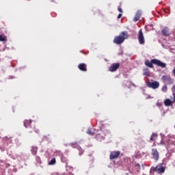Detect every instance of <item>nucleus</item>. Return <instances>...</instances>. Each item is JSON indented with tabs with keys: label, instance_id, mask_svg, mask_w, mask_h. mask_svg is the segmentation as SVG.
<instances>
[{
	"label": "nucleus",
	"instance_id": "14",
	"mask_svg": "<svg viewBox=\"0 0 175 175\" xmlns=\"http://www.w3.org/2000/svg\"><path fill=\"white\" fill-rule=\"evenodd\" d=\"M31 122H32L31 120H25L24 121V126H25V128H29V126H31Z\"/></svg>",
	"mask_w": 175,
	"mask_h": 175
},
{
	"label": "nucleus",
	"instance_id": "6",
	"mask_svg": "<svg viewBox=\"0 0 175 175\" xmlns=\"http://www.w3.org/2000/svg\"><path fill=\"white\" fill-rule=\"evenodd\" d=\"M152 155L154 161H158V159H159V152H158L157 148L152 149Z\"/></svg>",
	"mask_w": 175,
	"mask_h": 175
},
{
	"label": "nucleus",
	"instance_id": "17",
	"mask_svg": "<svg viewBox=\"0 0 175 175\" xmlns=\"http://www.w3.org/2000/svg\"><path fill=\"white\" fill-rule=\"evenodd\" d=\"M7 40L6 36L0 34V42H6Z\"/></svg>",
	"mask_w": 175,
	"mask_h": 175
},
{
	"label": "nucleus",
	"instance_id": "2",
	"mask_svg": "<svg viewBox=\"0 0 175 175\" xmlns=\"http://www.w3.org/2000/svg\"><path fill=\"white\" fill-rule=\"evenodd\" d=\"M147 87H148V88H152V90H157V88H159V82L157 81L153 82H148Z\"/></svg>",
	"mask_w": 175,
	"mask_h": 175
},
{
	"label": "nucleus",
	"instance_id": "7",
	"mask_svg": "<svg viewBox=\"0 0 175 175\" xmlns=\"http://www.w3.org/2000/svg\"><path fill=\"white\" fill-rule=\"evenodd\" d=\"M120 157V151H113L111 152L110 159H116Z\"/></svg>",
	"mask_w": 175,
	"mask_h": 175
},
{
	"label": "nucleus",
	"instance_id": "23",
	"mask_svg": "<svg viewBox=\"0 0 175 175\" xmlns=\"http://www.w3.org/2000/svg\"><path fill=\"white\" fill-rule=\"evenodd\" d=\"M36 162H38V163H39L40 165V163H42V160H40V158L38 156H37V157H36Z\"/></svg>",
	"mask_w": 175,
	"mask_h": 175
},
{
	"label": "nucleus",
	"instance_id": "25",
	"mask_svg": "<svg viewBox=\"0 0 175 175\" xmlns=\"http://www.w3.org/2000/svg\"><path fill=\"white\" fill-rule=\"evenodd\" d=\"M31 128H32V129L34 131V132H36V133H39V129H36V126H31Z\"/></svg>",
	"mask_w": 175,
	"mask_h": 175
},
{
	"label": "nucleus",
	"instance_id": "18",
	"mask_svg": "<svg viewBox=\"0 0 175 175\" xmlns=\"http://www.w3.org/2000/svg\"><path fill=\"white\" fill-rule=\"evenodd\" d=\"M143 72L144 76H150V70L148 68H144Z\"/></svg>",
	"mask_w": 175,
	"mask_h": 175
},
{
	"label": "nucleus",
	"instance_id": "20",
	"mask_svg": "<svg viewBox=\"0 0 175 175\" xmlns=\"http://www.w3.org/2000/svg\"><path fill=\"white\" fill-rule=\"evenodd\" d=\"M57 163V161L55 160V158H53L49 162V165H55Z\"/></svg>",
	"mask_w": 175,
	"mask_h": 175
},
{
	"label": "nucleus",
	"instance_id": "5",
	"mask_svg": "<svg viewBox=\"0 0 175 175\" xmlns=\"http://www.w3.org/2000/svg\"><path fill=\"white\" fill-rule=\"evenodd\" d=\"M163 83H167V84H173V79L169 75H163L161 77Z\"/></svg>",
	"mask_w": 175,
	"mask_h": 175
},
{
	"label": "nucleus",
	"instance_id": "8",
	"mask_svg": "<svg viewBox=\"0 0 175 175\" xmlns=\"http://www.w3.org/2000/svg\"><path fill=\"white\" fill-rule=\"evenodd\" d=\"M154 170L156 172H159V173H165V167L162 166V164H159V165H157Z\"/></svg>",
	"mask_w": 175,
	"mask_h": 175
},
{
	"label": "nucleus",
	"instance_id": "19",
	"mask_svg": "<svg viewBox=\"0 0 175 175\" xmlns=\"http://www.w3.org/2000/svg\"><path fill=\"white\" fill-rule=\"evenodd\" d=\"M157 137H158V135L155 134V133H152L151 137H150V140L152 142H155V140H157Z\"/></svg>",
	"mask_w": 175,
	"mask_h": 175
},
{
	"label": "nucleus",
	"instance_id": "28",
	"mask_svg": "<svg viewBox=\"0 0 175 175\" xmlns=\"http://www.w3.org/2000/svg\"><path fill=\"white\" fill-rule=\"evenodd\" d=\"M118 11L120 12V13H122V8H118Z\"/></svg>",
	"mask_w": 175,
	"mask_h": 175
},
{
	"label": "nucleus",
	"instance_id": "15",
	"mask_svg": "<svg viewBox=\"0 0 175 175\" xmlns=\"http://www.w3.org/2000/svg\"><path fill=\"white\" fill-rule=\"evenodd\" d=\"M31 151L33 155H36V154L38 153V147L32 146Z\"/></svg>",
	"mask_w": 175,
	"mask_h": 175
},
{
	"label": "nucleus",
	"instance_id": "9",
	"mask_svg": "<svg viewBox=\"0 0 175 175\" xmlns=\"http://www.w3.org/2000/svg\"><path fill=\"white\" fill-rule=\"evenodd\" d=\"M78 68L79 70H81V72H87V64L81 63L78 65Z\"/></svg>",
	"mask_w": 175,
	"mask_h": 175
},
{
	"label": "nucleus",
	"instance_id": "26",
	"mask_svg": "<svg viewBox=\"0 0 175 175\" xmlns=\"http://www.w3.org/2000/svg\"><path fill=\"white\" fill-rule=\"evenodd\" d=\"M70 146H71V147H72V148H76V147H77V143H75V144L72 143V144H70Z\"/></svg>",
	"mask_w": 175,
	"mask_h": 175
},
{
	"label": "nucleus",
	"instance_id": "29",
	"mask_svg": "<svg viewBox=\"0 0 175 175\" xmlns=\"http://www.w3.org/2000/svg\"><path fill=\"white\" fill-rule=\"evenodd\" d=\"M30 133H32V131H29Z\"/></svg>",
	"mask_w": 175,
	"mask_h": 175
},
{
	"label": "nucleus",
	"instance_id": "24",
	"mask_svg": "<svg viewBox=\"0 0 175 175\" xmlns=\"http://www.w3.org/2000/svg\"><path fill=\"white\" fill-rule=\"evenodd\" d=\"M161 91H163V92H166V91H167V86L163 85L162 87Z\"/></svg>",
	"mask_w": 175,
	"mask_h": 175
},
{
	"label": "nucleus",
	"instance_id": "4",
	"mask_svg": "<svg viewBox=\"0 0 175 175\" xmlns=\"http://www.w3.org/2000/svg\"><path fill=\"white\" fill-rule=\"evenodd\" d=\"M138 41L139 44H144V35L143 34V31L142 29L138 31Z\"/></svg>",
	"mask_w": 175,
	"mask_h": 175
},
{
	"label": "nucleus",
	"instance_id": "13",
	"mask_svg": "<svg viewBox=\"0 0 175 175\" xmlns=\"http://www.w3.org/2000/svg\"><path fill=\"white\" fill-rule=\"evenodd\" d=\"M173 102L174 101H172L169 98H166L165 100H164V103H165V106H172V105H173Z\"/></svg>",
	"mask_w": 175,
	"mask_h": 175
},
{
	"label": "nucleus",
	"instance_id": "16",
	"mask_svg": "<svg viewBox=\"0 0 175 175\" xmlns=\"http://www.w3.org/2000/svg\"><path fill=\"white\" fill-rule=\"evenodd\" d=\"M152 62H150L148 60L145 61V65L148 66V68H152Z\"/></svg>",
	"mask_w": 175,
	"mask_h": 175
},
{
	"label": "nucleus",
	"instance_id": "3",
	"mask_svg": "<svg viewBox=\"0 0 175 175\" xmlns=\"http://www.w3.org/2000/svg\"><path fill=\"white\" fill-rule=\"evenodd\" d=\"M152 64H154V65H157V66H160V68H166V64H165L157 59H152Z\"/></svg>",
	"mask_w": 175,
	"mask_h": 175
},
{
	"label": "nucleus",
	"instance_id": "10",
	"mask_svg": "<svg viewBox=\"0 0 175 175\" xmlns=\"http://www.w3.org/2000/svg\"><path fill=\"white\" fill-rule=\"evenodd\" d=\"M120 68V63L113 64L110 67V72H116Z\"/></svg>",
	"mask_w": 175,
	"mask_h": 175
},
{
	"label": "nucleus",
	"instance_id": "22",
	"mask_svg": "<svg viewBox=\"0 0 175 175\" xmlns=\"http://www.w3.org/2000/svg\"><path fill=\"white\" fill-rule=\"evenodd\" d=\"M78 150L79 151V155H83L84 154V150L81 147L78 148Z\"/></svg>",
	"mask_w": 175,
	"mask_h": 175
},
{
	"label": "nucleus",
	"instance_id": "30",
	"mask_svg": "<svg viewBox=\"0 0 175 175\" xmlns=\"http://www.w3.org/2000/svg\"><path fill=\"white\" fill-rule=\"evenodd\" d=\"M107 133H109V131H107Z\"/></svg>",
	"mask_w": 175,
	"mask_h": 175
},
{
	"label": "nucleus",
	"instance_id": "1",
	"mask_svg": "<svg viewBox=\"0 0 175 175\" xmlns=\"http://www.w3.org/2000/svg\"><path fill=\"white\" fill-rule=\"evenodd\" d=\"M128 38H129L128 31H122L119 36L115 37L113 43H115V44H122Z\"/></svg>",
	"mask_w": 175,
	"mask_h": 175
},
{
	"label": "nucleus",
	"instance_id": "11",
	"mask_svg": "<svg viewBox=\"0 0 175 175\" xmlns=\"http://www.w3.org/2000/svg\"><path fill=\"white\" fill-rule=\"evenodd\" d=\"M143 12H142V10H138L137 11V13L135 14V16L133 18V21L136 22L138 21L139 18H140V16H142V14Z\"/></svg>",
	"mask_w": 175,
	"mask_h": 175
},
{
	"label": "nucleus",
	"instance_id": "27",
	"mask_svg": "<svg viewBox=\"0 0 175 175\" xmlns=\"http://www.w3.org/2000/svg\"><path fill=\"white\" fill-rule=\"evenodd\" d=\"M121 17H122V13L118 14V18H121Z\"/></svg>",
	"mask_w": 175,
	"mask_h": 175
},
{
	"label": "nucleus",
	"instance_id": "12",
	"mask_svg": "<svg viewBox=\"0 0 175 175\" xmlns=\"http://www.w3.org/2000/svg\"><path fill=\"white\" fill-rule=\"evenodd\" d=\"M163 35L164 36H170V33H169V28L167 27H164L163 29L161 31Z\"/></svg>",
	"mask_w": 175,
	"mask_h": 175
},
{
	"label": "nucleus",
	"instance_id": "21",
	"mask_svg": "<svg viewBox=\"0 0 175 175\" xmlns=\"http://www.w3.org/2000/svg\"><path fill=\"white\" fill-rule=\"evenodd\" d=\"M88 135H90V136H94L95 135V133L92 132L90 129H88L87 131Z\"/></svg>",
	"mask_w": 175,
	"mask_h": 175
}]
</instances>
